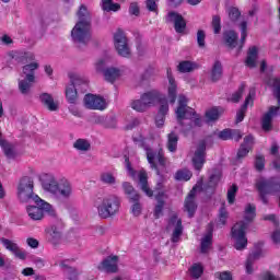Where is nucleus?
I'll list each match as a JSON object with an SVG mask.
<instances>
[{
	"mask_svg": "<svg viewBox=\"0 0 280 280\" xmlns=\"http://www.w3.org/2000/svg\"><path fill=\"white\" fill-rule=\"evenodd\" d=\"M69 79L70 84L66 88V97L69 104H75V102H78V90L75 86H78V84H84L86 80H84L82 75L75 72H70Z\"/></svg>",
	"mask_w": 280,
	"mask_h": 280,
	"instance_id": "11",
	"label": "nucleus"
},
{
	"mask_svg": "<svg viewBox=\"0 0 280 280\" xmlns=\"http://www.w3.org/2000/svg\"><path fill=\"white\" fill-rule=\"evenodd\" d=\"M205 272V267L200 262H195L188 269L189 277L191 279H200Z\"/></svg>",
	"mask_w": 280,
	"mask_h": 280,
	"instance_id": "37",
	"label": "nucleus"
},
{
	"mask_svg": "<svg viewBox=\"0 0 280 280\" xmlns=\"http://www.w3.org/2000/svg\"><path fill=\"white\" fill-rule=\"evenodd\" d=\"M226 218H229V212H226V208L222 207L219 212V225L224 226L226 224Z\"/></svg>",
	"mask_w": 280,
	"mask_h": 280,
	"instance_id": "53",
	"label": "nucleus"
},
{
	"mask_svg": "<svg viewBox=\"0 0 280 280\" xmlns=\"http://www.w3.org/2000/svg\"><path fill=\"white\" fill-rule=\"evenodd\" d=\"M213 242V224L208 225V233L201 240V253H208L211 250V244Z\"/></svg>",
	"mask_w": 280,
	"mask_h": 280,
	"instance_id": "27",
	"label": "nucleus"
},
{
	"mask_svg": "<svg viewBox=\"0 0 280 280\" xmlns=\"http://www.w3.org/2000/svg\"><path fill=\"white\" fill-rule=\"evenodd\" d=\"M214 277L220 280H233L231 271L217 272Z\"/></svg>",
	"mask_w": 280,
	"mask_h": 280,
	"instance_id": "57",
	"label": "nucleus"
},
{
	"mask_svg": "<svg viewBox=\"0 0 280 280\" xmlns=\"http://www.w3.org/2000/svg\"><path fill=\"white\" fill-rule=\"evenodd\" d=\"M43 187L46 191L60 196L61 198H71L73 194V186L67 178H61L59 182L56 180L54 175H46V179L43 182Z\"/></svg>",
	"mask_w": 280,
	"mask_h": 280,
	"instance_id": "4",
	"label": "nucleus"
},
{
	"mask_svg": "<svg viewBox=\"0 0 280 280\" xmlns=\"http://www.w3.org/2000/svg\"><path fill=\"white\" fill-rule=\"evenodd\" d=\"M8 60L14 62L15 65H25L26 62H34L36 56L34 52H25L21 50H11L7 55Z\"/></svg>",
	"mask_w": 280,
	"mask_h": 280,
	"instance_id": "15",
	"label": "nucleus"
},
{
	"mask_svg": "<svg viewBox=\"0 0 280 280\" xmlns=\"http://www.w3.org/2000/svg\"><path fill=\"white\" fill-rule=\"evenodd\" d=\"M229 16L231 21H237L240 19V10L237 8H231L229 10Z\"/></svg>",
	"mask_w": 280,
	"mask_h": 280,
	"instance_id": "59",
	"label": "nucleus"
},
{
	"mask_svg": "<svg viewBox=\"0 0 280 280\" xmlns=\"http://www.w3.org/2000/svg\"><path fill=\"white\" fill-rule=\"evenodd\" d=\"M253 143H255V139L253 138V136H246L244 138L243 144L237 152V158L244 159V156H246V154H248L250 150H253Z\"/></svg>",
	"mask_w": 280,
	"mask_h": 280,
	"instance_id": "26",
	"label": "nucleus"
},
{
	"mask_svg": "<svg viewBox=\"0 0 280 280\" xmlns=\"http://www.w3.org/2000/svg\"><path fill=\"white\" fill-rule=\"evenodd\" d=\"M119 258L117 256H108L101 266H98V270H104L105 272H116L117 264Z\"/></svg>",
	"mask_w": 280,
	"mask_h": 280,
	"instance_id": "25",
	"label": "nucleus"
},
{
	"mask_svg": "<svg viewBox=\"0 0 280 280\" xmlns=\"http://www.w3.org/2000/svg\"><path fill=\"white\" fill-rule=\"evenodd\" d=\"M167 113H170V105H167V103L162 104L155 117L158 128H162L163 124H165V115H167Z\"/></svg>",
	"mask_w": 280,
	"mask_h": 280,
	"instance_id": "33",
	"label": "nucleus"
},
{
	"mask_svg": "<svg viewBox=\"0 0 280 280\" xmlns=\"http://www.w3.org/2000/svg\"><path fill=\"white\" fill-rule=\"evenodd\" d=\"M221 78H222V63H220V61H217L212 67L211 80L213 82H218V80H220Z\"/></svg>",
	"mask_w": 280,
	"mask_h": 280,
	"instance_id": "48",
	"label": "nucleus"
},
{
	"mask_svg": "<svg viewBox=\"0 0 280 280\" xmlns=\"http://www.w3.org/2000/svg\"><path fill=\"white\" fill-rule=\"evenodd\" d=\"M101 8L104 12H119L121 10V5L113 2V0H102Z\"/></svg>",
	"mask_w": 280,
	"mask_h": 280,
	"instance_id": "40",
	"label": "nucleus"
},
{
	"mask_svg": "<svg viewBox=\"0 0 280 280\" xmlns=\"http://www.w3.org/2000/svg\"><path fill=\"white\" fill-rule=\"evenodd\" d=\"M0 145L3 149V152H4L5 156H8V159H14V148L12 147V144H10L8 142H3Z\"/></svg>",
	"mask_w": 280,
	"mask_h": 280,
	"instance_id": "51",
	"label": "nucleus"
},
{
	"mask_svg": "<svg viewBox=\"0 0 280 280\" xmlns=\"http://www.w3.org/2000/svg\"><path fill=\"white\" fill-rule=\"evenodd\" d=\"M224 113V108L222 107H212L206 112V120L209 122L211 121H218L220 119V116H222Z\"/></svg>",
	"mask_w": 280,
	"mask_h": 280,
	"instance_id": "32",
	"label": "nucleus"
},
{
	"mask_svg": "<svg viewBox=\"0 0 280 280\" xmlns=\"http://www.w3.org/2000/svg\"><path fill=\"white\" fill-rule=\"evenodd\" d=\"M197 43H198L199 47H205V32L203 31H198Z\"/></svg>",
	"mask_w": 280,
	"mask_h": 280,
	"instance_id": "60",
	"label": "nucleus"
},
{
	"mask_svg": "<svg viewBox=\"0 0 280 280\" xmlns=\"http://www.w3.org/2000/svg\"><path fill=\"white\" fill-rule=\"evenodd\" d=\"M266 160L264 159V155H257L255 161V167L258 170V172H261L265 167Z\"/></svg>",
	"mask_w": 280,
	"mask_h": 280,
	"instance_id": "56",
	"label": "nucleus"
},
{
	"mask_svg": "<svg viewBox=\"0 0 280 280\" xmlns=\"http://www.w3.org/2000/svg\"><path fill=\"white\" fill-rule=\"evenodd\" d=\"M280 107L271 106L262 117L261 126L265 132L272 130V119L279 115Z\"/></svg>",
	"mask_w": 280,
	"mask_h": 280,
	"instance_id": "22",
	"label": "nucleus"
},
{
	"mask_svg": "<svg viewBox=\"0 0 280 280\" xmlns=\"http://www.w3.org/2000/svg\"><path fill=\"white\" fill-rule=\"evenodd\" d=\"M205 150H207V145L205 142H201L192 156V165L197 171L202 170V166L205 165Z\"/></svg>",
	"mask_w": 280,
	"mask_h": 280,
	"instance_id": "23",
	"label": "nucleus"
},
{
	"mask_svg": "<svg viewBox=\"0 0 280 280\" xmlns=\"http://www.w3.org/2000/svg\"><path fill=\"white\" fill-rule=\"evenodd\" d=\"M38 67H39L38 62L33 61L31 63L25 65L22 68V73L23 75H25L24 79L19 80V91L22 93V95L30 94L32 84L36 80L34 72L36 71V69H38Z\"/></svg>",
	"mask_w": 280,
	"mask_h": 280,
	"instance_id": "8",
	"label": "nucleus"
},
{
	"mask_svg": "<svg viewBox=\"0 0 280 280\" xmlns=\"http://www.w3.org/2000/svg\"><path fill=\"white\" fill-rule=\"evenodd\" d=\"M101 182L104 185H115L117 183V173L110 171L103 172L101 174Z\"/></svg>",
	"mask_w": 280,
	"mask_h": 280,
	"instance_id": "43",
	"label": "nucleus"
},
{
	"mask_svg": "<svg viewBox=\"0 0 280 280\" xmlns=\"http://www.w3.org/2000/svg\"><path fill=\"white\" fill-rule=\"evenodd\" d=\"M241 28V40H237V33L235 31H226L223 34V43L225 47H229V49H236L237 54H240L244 47V44L246 43V36H248V23L246 21H243L240 24Z\"/></svg>",
	"mask_w": 280,
	"mask_h": 280,
	"instance_id": "5",
	"label": "nucleus"
},
{
	"mask_svg": "<svg viewBox=\"0 0 280 280\" xmlns=\"http://www.w3.org/2000/svg\"><path fill=\"white\" fill-rule=\"evenodd\" d=\"M125 166L128 175L131 176L133 180H137V178H139L142 191H144L145 195L149 196V198H152L154 192L152 191V189H150V186H148V173H145V171H140L139 173H137V171H135V168H132V166L130 165V160L128 158L125 159Z\"/></svg>",
	"mask_w": 280,
	"mask_h": 280,
	"instance_id": "10",
	"label": "nucleus"
},
{
	"mask_svg": "<svg viewBox=\"0 0 280 280\" xmlns=\"http://www.w3.org/2000/svg\"><path fill=\"white\" fill-rule=\"evenodd\" d=\"M155 198L158 200V205L154 209V217L159 219L161 215H163V207H165V201H163V198H165V192L163 190L159 191L155 195Z\"/></svg>",
	"mask_w": 280,
	"mask_h": 280,
	"instance_id": "34",
	"label": "nucleus"
},
{
	"mask_svg": "<svg viewBox=\"0 0 280 280\" xmlns=\"http://www.w3.org/2000/svg\"><path fill=\"white\" fill-rule=\"evenodd\" d=\"M167 79H168V101L171 104L176 102V80L172 77V69H167Z\"/></svg>",
	"mask_w": 280,
	"mask_h": 280,
	"instance_id": "29",
	"label": "nucleus"
},
{
	"mask_svg": "<svg viewBox=\"0 0 280 280\" xmlns=\"http://www.w3.org/2000/svg\"><path fill=\"white\" fill-rule=\"evenodd\" d=\"M45 213L54 217L56 215V210H54L51 205L40 198L26 206V214L30 220H33L34 222L43 220V218H45Z\"/></svg>",
	"mask_w": 280,
	"mask_h": 280,
	"instance_id": "6",
	"label": "nucleus"
},
{
	"mask_svg": "<svg viewBox=\"0 0 280 280\" xmlns=\"http://www.w3.org/2000/svg\"><path fill=\"white\" fill-rule=\"evenodd\" d=\"M133 202L135 203L131 206V213L136 218H139V215H141V211L143 208L141 207V203H139V201H133Z\"/></svg>",
	"mask_w": 280,
	"mask_h": 280,
	"instance_id": "55",
	"label": "nucleus"
},
{
	"mask_svg": "<svg viewBox=\"0 0 280 280\" xmlns=\"http://www.w3.org/2000/svg\"><path fill=\"white\" fill-rule=\"evenodd\" d=\"M219 139H222L223 141H229V139L240 141V139H242V131L235 129H224L219 133Z\"/></svg>",
	"mask_w": 280,
	"mask_h": 280,
	"instance_id": "31",
	"label": "nucleus"
},
{
	"mask_svg": "<svg viewBox=\"0 0 280 280\" xmlns=\"http://www.w3.org/2000/svg\"><path fill=\"white\" fill-rule=\"evenodd\" d=\"M68 279L70 280L78 279V270L73 268H68Z\"/></svg>",
	"mask_w": 280,
	"mask_h": 280,
	"instance_id": "64",
	"label": "nucleus"
},
{
	"mask_svg": "<svg viewBox=\"0 0 280 280\" xmlns=\"http://www.w3.org/2000/svg\"><path fill=\"white\" fill-rule=\"evenodd\" d=\"M73 148L79 152H89L91 150V142L86 139H78L74 141Z\"/></svg>",
	"mask_w": 280,
	"mask_h": 280,
	"instance_id": "45",
	"label": "nucleus"
},
{
	"mask_svg": "<svg viewBox=\"0 0 280 280\" xmlns=\"http://www.w3.org/2000/svg\"><path fill=\"white\" fill-rule=\"evenodd\" d=\"M166 148L168 152H176V149L178 148V136L176 133H168Z\"/></svg>",
	"mask_w": 280,
	"mask_h": 280,
	"instance_id": "44",
	"label": "nucleus"
},
{
	"mask_svg": "<svg viewBox=\"0 0 280 280\" xmlns=\"http://www.w3.org/2000/svg\"><path fill=\"white\" fill-rule=\"evenodd\" d=\"M191 176H194V174L191 173V171L187 170V168H182V170H178L176 173H175V179L176 180H190L191 179Z\"/></svg>",
	"mask_w": 280,
	"mask_h": 280,
	"instance_id": "47",
	"label": "nucleus"
},
{
	"mask_svg": "<svg viewBox=\"0 0 280 280\" xmlns=\"http://www.w3.org/2000/svg\"><path fill=\"white\" fill-rule=\"evenodd\" d=\"M256 208L254 205L248 203L245 207L244 221L237 222L232 228V240L234 242V248L236 250H244L248 246V238L246 237V230L248 229V222L255 220Z\"/></svg>",
	"mask_w": 280,
	"mask_h": 280,
	"instance_id": "2",
	"label": "nucleus"
},
{
	"mask_svg": "<svg viewBox=\"0 0 280 280\" xmlns=\"http://www.w3.org/2000/svg\"><path fill=\"white\" fill-rule=\"evenodd\" d=\"M0 242L2 246L18 259H27V253L22 250L16 242L9 238H1Z\"/></svg>",
	"mask_w": 280,
	"mask_h": 280,
	"instance_id": "17",
	"label": "nucleus"
},
{
	"mask_svg": "<svg viewBox=\"0 0 280 280\" xmlns=\"http://www.w3.org/2000/svg\"><path fill=\"white\" fill-rule=\"evenodd\" d=\"M253 100H255V90H250L248 96L245 100L244 105L236 113V124L244 121V116L246 115V108L253 106Z\"/></svg>",
	"mask_w": 280,
	"mask_h": 280,
	"instance_id": "24",
	"label": "nucleus"
},
{
	"mask_svg": "<svg viewBox=\"0 0 280 280\" xmlns=\"http://www.w3.org/2000/svg\"><path fill=\"white\" fill-rule=\"evenodd\" d=\"M220 178H222V173L220 171H217L210 176L208 185L203 186V191H206V194H213V191H215L218 183H220Z\"/></svg>",
	"mask_w": 280,
	"mask_h": 280,
	"instance_id": "28",
	"label": "nucleus"
},
{
	"mask_svg": "<svg viewBox=\"0 0 280 280\" xmlns=\"http://www.w3.org/2000/svg\"><path fill=\"white\" fill-rule=\"evenodd\" d=\"M175 114L185 135H187L189 130H194V128H200V126H202V118L200 115L196 114L194 108L187 106V97L185 95L178 96V106Z\"/></svg>",
	"mask_w": 280,
	"mask_h": 280,
	"instance_id": "1",
	"label": "nucleus"
},
{
	"mask_svg": "<svg viewBox=\"0 0 280 280\" xmlns=\"http://www.w3.org/2000/svg\"><path fill=\"white\" fill-rule=\"evenodd\" d=\"M265 82L268 86H271V89H273V95L277 97L280 104V79L270 77Z\"/></svg>",
	"mask_w": 280,
	"mask_h": 280,
	"instance_id": "41",
	"label": "nucleus"
},
{
	"mask_svg": "<svg viewBox=\"0 0 280 280\" xmlns=\"http://www.w3.org/2000/svg\"><path fill=\"white\" fill-rule=\"evenodd\" d=\"M48 235H49L48 241L50 242V244H52L54 246L60 244V240L62 238V233L60 232V230H58V228L52 226L48 232Z\"/></svg>",
	"mask_w": 280,
	"mask_h": 280,
	"instance_id": "42",
	"label": "nucleus"
},
{
	"mask_svg": "<svg viewBox=\"0 0 280 280\" xmlns=\"http://www.w3.org/2000/svg\"><path fill=\"white\" fill-rule=\"evenodd\" d=\"M129 12L135 16H139V5L136 2H132L129 7Z\"/></svg>",
	"mask_w": 280,
	"mask_h": 280,
	"instance_id": "61",
	"label": "nucleus"
},
{
	"mask_svg": "<svg viewBox=\"0 0 280 280\" xmlns=\"http://www.w3.org/2000/svg\"><path fill=\"white\" fill-rule=\"evenodd\" d=\"M131 108L137 113H145L148 110V105L143 102V98H138L131 102Z\"/></svg>",
	"mask_w": 280,
	"mask_h": 280,
	"instance_id": "46",
	"label": "nucleus"
},
{
	"mask_svg": "<svg viewBox=\"0 0 280 280\" xmlns=\"http://www.w3.org/2000/svg\"><path fill=\"white\" fill-rule=\"evenodd\" d=\"M145 150H147L148 162L153 170H156L159 165L164 167L165 156H163V150H160V151H154L152 149H145Z\"/></svg>",
	"mask_w": 280,
	"mask_h": 280,
	"instance_id": "19",
	"label": "nucleus"
},
{
	"mask_svg": "<svg viewBox=\"0 0 280 280\" xmlns=\"http://www.w3.org/2000/svg\"><path fill=\"white\" fill-rule=\"evenodd\" d=\"M108 60H109L108 57H103L98 59L95 63V69L98 73H104L105 80H107V82H114L115 80H117V78H119L120 72H119V69L117 68L106 69V65H108Z\"/></svg>",
	"mask_w": 280,
	"mask_h": 280,
	"instance_id": "12",
	"label": "nucleus"
},
{
	"mask_svg": "<svg viewBox=\"0 0 280 280\" xmlns=\"http://www.w3.org/2000/svg\"><path fill=\"white\" fill-rule=\"evenodd\" d=\"M237 185L233 184L232 186L229 187L228 189V202L229 205H233L235 202V196H237L238 191Z\"/></svg>",
	"mask_w": 280,
	"mask_h": 280,
	"instance_id": "49",
	"label": "nucleus"
},
{
	"mask_svg": "<svg viewBox=\"0 0 280 280\" xmlns=\"http://www.w3.org/2000/svg\"><path fill=\"white\" fill-rule=\"evenodd\" d=\"M257 47L253 46L249 48L247 52V58L245 60L246 67H249V69H254V67H257Z\"/></svg>",
	"mask_w": 280,
	"mask_h": 280,
	"instance_id": "35",
	"label": "nucleus"
},
{
	"mask_svg": "<svg viewBox=\"0 0 280 280\" xmlns=\"http://www.w3.org/2000/svg\"><path fill=\"white\" fill-rule=\"evenodd\" d=\"M39 100L48 110L50 112L58 110V102L54 101V96H51V94L43 93L42 95H39Z\"/></svg>",
	"mask_w": 280,
	"mask_h": 280,
	"instance_id": "30",
	"label": "nucleus"
},
{
	"mask_svg": "<svg viewBox=\"0 0 280 280\" xmlns=\"http://www.w3.org/2000/svg\"><path fill=\"white\" fill-rule=\"evenodd\" d=\"M18 198L20 202L32 205L40 197L34 194V180L30 177H23L18 185Z\"/></svg>",
	"mask_w": 280,
	"mask_h": 280,
	"instance_id": "7",
	"label": "nucleus"
},
{
	"mask_svg": "<svg viewBox=\"0 0 280 280\" xmlns=\"http://www.w3.org/2000/svg\"><path fill=\"white\" fill-rule=\"evenodd\" d=\"M85 108H90L91 110H104L106 108V101L102 98V96L88 94L84 97Z\"/></svg>",
	"mask_w": 280,
	"mask_h": 280,
	"instance_id": "18",
	"label": "nucleus"
},
{
	"mask_svg": "<svg viewBox=\"0 0 280 280\" xmlns=\"http://www.w3.org/2000/svg\"><path fill=\"white\" fill-rule=\"evenodd\" d=\"M244 93V85L238 89V91L234 94H232L230 102L237 103L240 100H242V94Z\"/></svg>",
	"mask_w": 280,
	"mask_h": 280,
	"instance_id": "58",
	"label": "nucleus"
},
{
	"mask_svg": "<svg viewBox=\"0 0 280 280\" xmlns=\"http://www.w3.org/2000/svg\"><path fill=\"white\" fill-rule=\"evenodd\" d=\"M147 8L150 12H156V1L155 0H147Z\"/></svg>",
	"mask_w": 280,
	"mask_h": 280,
	"instance_id": "62",
	"label": "nucleus"
},
{
	"mask_svg": "<svg viewBox=\"0 0 280 280\" xmlns=\"http://www.w3.org/2000/svg\"><path fill=\"white\" fill-rule=\"evenodd\" d=\"M167 22L174 24V27L177 34H183V32H185V27H187V22H185V19L183 18V15L176 12L168 13Z\"/></svg>",
	"mask_w": 280,
	"mask_h": 280,
	"instance_id": "21",
	"label": "nucleus"
},
{
	"mask_svg": "<svg viewBox=\"0 0 280 280\" xmlns=\"http://www.w3.org/2000/svg\"><path fill=\"white\" fill-rule=\"evenodd\" d=\"M167 229H174L172 234V242L176 244V242L180 241V235H183V221L178 219V217L173 215L170 221Z\"/></svg>",
	"mask_w": 280,
	"mask_h": 280,
	"instance_id": "20",
	"label": "nucleus"
},
{
	"mask_svg": "<svg viewBox=\"0 0 280 280\" xmlns=\"http://www.w3.org/2000/svg\"><path fill=\"white\" fill-rule=\"evenodd\" d=\"M271 154H272L273 159H276V161H273L272 165H273L275 170H279L280 168V164H279V147L277 144H272V147H271Z\"/></svg>",
	"mask_w": 280,
	"mask_h": 280,
	"instance_id": "52",
	"label": "nucleus"
},
{
	"mask_svg": "<svg viewBox=\"0 0 280 280\" xmlns=\"http://www.w3.org/2000/svg\"><path fill=\"white\" fill-rule=\"evenodd\" d=\"M258 257H259V252L250 254L249 257L247 258L246 271L248 272V275L253 272V264L255 262V259H257Z\"/></svg>",
	"mask_w": 280,
	"mask_h": 280,
	"instance_id": "50",
	"label": "nucleus"
},
{
	"mask_svg": "<svg viewBox=\"0 0 280 280\" xmlns=\"http://www.w3.org/2000/svg\"><path fill=\"white\" fill-rule=\"evenodd\" d=\"M94 207L97 209L100 218L106 220L113 218L119 212V207H121V200L116 195H107L102 198H97L94 201Z\"/></svg>",
	"mask_w": 280,
	"mask_h": 280,
	"instance_id": "3",
	"label": "nucleus"
},
{
	"mask_svg": "<svg viewBox=\"0 0 280 280\" xmlns=\"http://www.w3.org/2000/svg\"><path fill=\"white\" fill-rule=\"evenodd\" d=\"M212 27H213L214 34H220V31L222 30V26L220 24V16L214 15L212 18Z\"/></svg>",
	"mask_w": 280,
	"mask_h": 280,
	"instance_id": "54",
	"label": "nucleus"
},
{
	"mask_svg": "<svg viewBox=\"0 0 280 280\" xmlns=\"http://www.w3.org/2000/svg\"><path fill=\"white\" fill-rule=\"evenodd\" d=\"M114 45L119 56H122V58H128V56H130V45L128 44V38L124 31L118 30L114 34Z\"/></svg>",
	"mask_w": 280,
	"mask_h": 280,
	"instance_id": "13",
	"label": "nucleus"
},
{
	"mask_svg": "<svg viewBox=\"0 0 280 280\" xmlns=\"http://www.w3.org/2000/svg\"><path fill=\"white\" fill-rule=\"evenodd\" d=\"M78 15V23H90L91 24V11L86 9L84 4H81L79 8V11L77 13Z\"/></svg>",
	"mask_w": 280,
	"mask_h": 280,
	"instance_id": "39",
	"label": "nucleus"
},
{
	"mask_svg": "<svg viewBox=\"0 0 280 280\" xmlns=\"http://www.w3.org/2000/svg\"><path fill=\"white\" fill-rule=\"evenodd\" d=\"M196 69H198V63L194 61H182L177 66L179 73H191V71H196Z\"/></svg>",
	"mask_w": 280,
	"mask_h": 280,
	"instance_id": "38",
	"label": "nucleus"
},
{
	"mask_svg": "<svg viewBox=\"0 0 280 280\" xmlns=\"http://www.w3.org/2000/svg\"><path fill=\"white\" fill-rule=\"evenodd\" d=\"M26 244L27 246H30L31 248H36L38 246V240L34 238V237H28L26 240Z\"/></svg>",
	"mask_w": 280,
	"mask_h": 280,
	"instance_id": "63",
	"label": "nucleus"
},
{
	"mask_svg": "<svg viewBox=\"0 0 280 280\" xmlns=\"http://www.w3.org/2000/svg\"><path fill=\"white\" fill-rule=\"evenodd\" d=\"M122 189L131 202L139 201L140 196L138 195L137 190H135V187L130 185V183H122Z\"/></svg>",
	"mask_w": 280,
	"mask_h": 280,
	"instance_id": "36",
	"label": "nucleus"
},
{
	"mask_svg": "<svg viewBox=\"0 0 280 280\" xmlns=\"http://www.w3.org/2000/svg\"><path fill=\"white\" fill-rule=\"evenodd\" d=\"M73 43L86 45L91 40V23L78 22L71 31Z\"/></svg>",
	"mask_w": 280,
	"mask_h": 280,
	"instance_id": "9",
	"label": "nucleus"
},
{
	"mask_svg": "<svg viewBox=\"0 0 280 280\" xmlns=\"http://www.w3.org/2000/svg\"><path fill=\"white\" fill-rule=\"evenodd\" d=\"M202 189V184L199 182L188 194L186 200H185V211L189 214V218H194V214L196 213V209H198V206L196 205V194L197 191H200Z\"/></svg>",
	"mask_w": 280,
	"mask_h": 280,
	"instance_id": "16",
	"label": "nucleus"
},
{
	"mask_svg": "<svg viewBox=\"0 0 280 280\" xmlns=\"http://www.w3.org/2000/svg\"><path fill=\"white\" fill-rule=\"evenodd\" d=\"M142 98V102L147 107L152 108V106H155L160 104V106H163V104H167V98L163 97L161 93L156 90H151L149 92H144L140 96Z\"/></svg>",
	"mask_w": 280,
	"mask_h": 280,
	"instance_id": "14",
	"label": "nucleus"
}]
</instances>
